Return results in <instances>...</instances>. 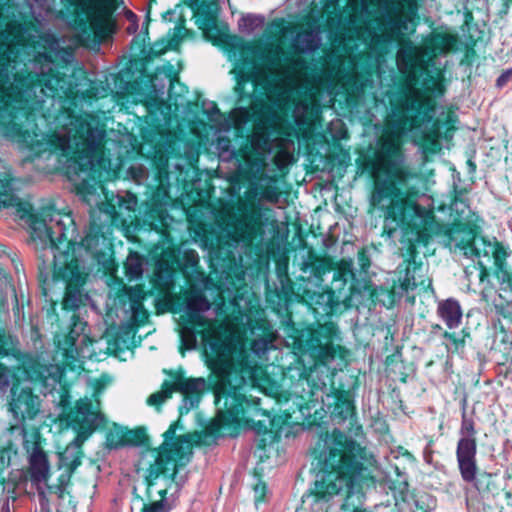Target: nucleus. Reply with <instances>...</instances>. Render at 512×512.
<instances>
[{
    "mask_svg": "<svg viewBox=\"0 0 512 512\" xmlns=\"http://www.w3.org/2000/svg\"><path fill=\"white\" fill-rule=\"evenodd\" d=\"M6 1L0 0V133L26 149L25 160L45 172L65 167L68 177L76 178L77 193L90 204L97 195L96 168L104 161L98 152L106 131L79 117L52 134L22 129L24 122L56 120L68 111L77 83L74 74L56 65L48 53H30L28 30L7 19Z\"/></svg>",
    "mask_w": 512,
    "mask_h": 512,
    "instance_id": "f257e3e1",
    "label": "nucleus"
},
{
    "mask_svg": "<svg viewBox=\"0 0 512 512\" xmlns=\"http://www.w3.org/2000/svg\"><path fill=\"white\" fill-rule=\"evenodd\" d=\"M426 48L404 40L396 53L399 72L408 78L406 85L389 87L374 81L373 73H356L348 92V101L357 112H363L371 121L378 113H387V132L380 144L388 138L399 141L407 138L415 146L425 148L442 136V126L436 115V100L444 96L445 87L437 76L427 72L417 88L413 82L418 72L427 70Z\"/></svg>",
    "mask_w": 512,
    "mask_h": 512,
    "instance_id": "f03ea898",
    "label": "nucleus"
},
{
    "mask_svg": "<svg viewBox=\"0 0 512 512\" xmlns=\"http://www.w3.org/2000/svg\"><path fill=\"white\" fill-rule=\"evenodd\" d=\"M338 333L333 322L303 330L298 339L299 346L314 364L308 371L304 365L289 367L283 380L289 394L297 400L301 413L315 407L319 400L324 402V396L329 398L334 394L336 403L332 414L335 420L343 422L354 417L355 407L344 391L333 386L335 374L347 364V350L335 343L339 339Z\"/></svg>",
    "mask_w": 512,
    "mask_h": 512,
    "instance_id": "7ed1b4c3",
    "label": "nucleus"
},
{
    "mask_svg": "<svg viewBox=\"0 0 512 512\" xmlns=\"http://www.w3.org/2000/svg\"><path fill=\"white\" fill-rule=\"evenodd\" d=\"M403 185L394 187L386 186L381 182L374 194V204L388 209L386 226L391 230H411L415 236L414 241L418 245L427 246L432 240L437 239L440 243L451 250L459 249L467 259L477 263L481 270V279L487 275L488 268L496 267L500 261V252L506 248L497 241H490L484 236L477 235L473 227L456 226L446 228L431 221L428 210L416 206H405L400 195H408L407 192L413 188L410 186L409 178L403 179Z\"/></svg>",
    "mask_w": 512,
    "mask_h": 512,
    "instance_id": "20e7f679",
    "label": "nucleus"
},
{
    "mask_svg": "<svg viewBox=\"0 0 512 512\" xmlns=\"http://www.w3.org/2000/svg\"><path fill=\"white\" fill-rule=\"evenodd\" d=\"M399 141H396L393 138L385 139L381 144H379V148L377 150V156L379 161V167L375 171L374 177V185L373 190L369 197L370 206L379 211L384 218V230L388 233L389 236H392L397 230H391L386 226V216L388 214L385 208H381L374 204V194L377 190L378 185L381 182H386V186L393 185L394 187H400L403 185V179L409 178L410 186L413 188L411 191L407 192V195H400L402 201L407 202L405 206H416L420 209H425L429 211V215L431 217V221H434L440 226H444L445 229L452 228L456 226H464L471 227L469 225L470 222V214L471 209L468 204V201L463 194L462 191H456L454 200L447 207L445 205H440L438 207L439 212H448L449 219L445 222L443 219L441 221H437L434 215V200L432 197L423 194L420 197V203L418 200L419 190L417 187V177L414 173H412L408 168L405 167V156L401 148Z\"/></svg>",
    "mask_w": 512,
    "mask_h": 512,
    "instance_id": "39448f33",
    "label": "nucleus"
},
{
    "mask_svg": "<svg viewBox=\"0 0 512 512\" xmlns=\"http://www.w3.org/2000/svg\"><path fill=\"white\" fill-rule=\"evenodd\" d=\"M321 448L315 457L317 480L315 495L324 501L345 492L354 493L363 470L365 449L351 436L335 428L318 442Z\"/></svg>",
    "mask_w": 512,
    "mask_h": 512,
    "instance_id": "423d86ee",
    "label": "nucleus"
},
{
    "mask_svg": "<svg viewBox=\"0 0 512 512\" xmlns=\"http://www.w3.org/2000/svg\"><path fill=\"white\" fill-rule=\"evenodd\" d=\"M30 229L33 239H38L42 249L52 255L53 280L65 282L66 292L62 302L63 309L76 311L89 300V295L84 292L83 284L87 276L83 259H78L69 254L71 242L64 243L66 237L65 223L58 216L47 220H30Z\"/></svg>",
    "mask_w": 512,
    "mask_h": 512,
    "instance_id": "0eeeda50",
    "label": "nucleus"
},
{
    "mask_svg": "<svg viewBox=\"0 0 512 512\" xmlns=\"http://www.w3.org/2000/svg\"><path fill=\"white\" fill-rule=\"evenodd\" d=\"M178 428L183 429L180 419L170 425L163 434V443L158 450L153 451L155 459L146 470L145 479L150 487L159 478H163L167 488L159 491L160 500L144 505L142 512H170L172 507L166 498L168 489H174V493H178L186 482V474L181 472L192 455V443L189 434L176 437Z\"/></svg>",
    "mask_w": 512,
    "mask_h": 512,
    "instance_id": "6e6552de",
    "label": "nucleus"
},
{
    "mask_svg": "<svg viewBox=\"0 0 512 512\" xmlns=\"http://www.w3.org/2000/svg\"><path fill=\"white\" fill-rule=\"evenodd\" d=\"M219 381L215 387V403L223 418L231 423L253 424L252 417L264 415L259 407L260 398L246 397L247 380L242 370L233 361H225L218 371Z\"/></svg>",
    "mask_w": 512,
    "mask_h": 512,
    "instance_id": "1a4fd4ad",
    "label": "nucleus"
},
{
    "mask_svg": "<svg viewBox=\"0 0 512 512\" xmlns=\"http://www.w3.org/2000/svg\"><path fill=\"white\" fill-rule=\"evenodd\" d=\"M259 84V71L252 66L251 71L248 73L239 71L237 77V85L235 92L238 95V107L234 108L229 118H225L215 103H211V107L206 110L207 117L210 122L217 126L219 131L227 132L233 125L235 128L240 129L248 122H257L260 128L264 125V117L268 111V107L263 99L255 95L257 86Z\"/></svg>",
    "mask_w": 512,
    "mask_h": 512,
    "instance_id": "9d476101",
    "label": "nucleus"
},
{
    "mask_svg": "<svg viewBox=\"0 0 512 512\" xmlns=\"http://www.w3.org/2000/svg\"><path fill=\"white\" fill-rule=\"evenodd\" d=\"M14 179L11 178L8 174H5L3 177H0V209L14 207L16 208V214L22 220H25L27 224L30 226V220L35 219H49L53 216H58L65 223L66 229V237L64 238V243L71 242V246L69 248V254L71 256L77 258V251L84 249L86 252H94L100 243V239L104 235V227L101 224H98L95 220H92L85 231V236L82 238L81 242L77 244V249L75 247V243L72 238L68 237L69 228L73 224V219L69 215H61L59 212L52 210L51 208L42 209L40 212H35L31 205L27 203H23L21 199L18 197L16 193V189L14 187ZM78 259H80L78 257Z\"/></svg>",
    "mask_w": 512,
    "mask_h": 512,
    "instance_id": "9b49d317",
    "label": "nucleus"
},
{
    "mask_svg": "<svg viewBox=\"0 0 512 512\" xmlns=\"http://www.w3.org/2000/svg\"><path fill=\"white\" fill-rule=\"evenodd\" d=\"M168 376L162 383L161 390L151 394L147 399V404L159 406L170 399L173 393L178 392L182 396L178 410L180 418L196 409L209 384L203 377H187L186 371L179 367L175 370H164Z\"/></svg>",
    "mask_w": 512,
    "mask_h": 512,
    "instance_id": "f8f14e48",
    "label": "nucleus"
},
{
    "mask_svg": "<svg viewBox=\"0 0 512 512\" xmlns=\"http://www.w3.org/2000/svg\"><path fill=\"white\" fill-rule=\"evenodd\" d=\"M353 272L347 269H337L334 271V281H331V288L324 290L321 285L315 288L303 290L302 298L312 309L316 317L324 318L333 314L341 313L346 310L350 304V288L346 291L345 287Z\"/></svg>",
    "mask_w": 512,
    "mask_h": 512,
    "instance_id": "ddd939ff",
    "label": "nucleus"
},
{
    "mask_svg": "<svg viewBox=\"0 0 512 512\" xmlns=\"http://www.w3.org/2000/svg\"><path fill=\"white\" fill-rule=\"evenodd\" d=\"M460 438L456 447V459L462 480L472 484L479 492L483 490L486 481L489 484L492 474L483 472L477 475V442L475 423L468 417L465 408L462 411L461 426L459 429Z\"/></svg>",
    "mask_w": 512,
    "mask_h": 512,
    "instance_id": "4468645a",
    "label": "nucleus"
},
{
    "mask_svg": "<svg viewBox=\"0 0 512 512\" xmlns=\"http://www.w3.org/2000/svg\"><path fill=\"white\" fill-rule=\"evenodd\" d=\"M13 355L19 361V368L22 367L26 373L42 385L44 394L52 393L60 385L65 372V367L59 364H41L29 355L22 354L14 347L13 338L0 329V355Z\"/></svg>",
    "mask_w": 512,
    "mask_h": 512,
    "instance_id": "2eb2a0df",
    "label": "nucleus"
},
{
    "mask_svg": "<svg viewBox=\"0 0 512 512\" xmlns=\"http://www.w3.org/2000/svg\"><path fill=\"white\" fill-rule=\"evenodd\" d=\"M79 10L69 23L79 34L89 37L91 32L96 37L104 38L114 32L111 21L112 11L100 0H74Z\"/></svg>",
    "mask_w": 512,
    "mask_h": 512,
    "instance_id": "dca6fc26",
    "label": "nucleus"
},
{
    "mask_svg": "<svg viewBox=\"0 0 512 512\" xmlns=\"http://www.w3.org/2000/svg\"><path fill=\"white\" fill-rule=\"evenodd\" d=\"M41 401L39 396L32 392L31 388H20L13 385L11 388L10 411L17 425L25 431L24 423L34 419L40 412Z\"/></svg>",
    "mask_w": 512,
    "mask_h": 512,
    "instance_id": "f3484780",
    "label": "nucleus"
},
{
    "mask_svg": "<svg viewBox=\"0 0 512 512\" xmlns=\"http://www.w3.org/2000/svg\"><path fill=\"white\" fill-rule=\"evenodd\" d=\"M151 90L156 99L163 98L167 92L169 101L178 105L177 97L181 95L184 87L180 84L178 72L170 63L156 68L155 73L150 78Z\"/></svg>",
    "mask_w": 512,
    "mask_h": 512,
    "instance_id": "a211bd4d",
    "label": "nucleus"
},
{
    "mask_svg": "<svg viewBox=\"0 0 512 512\" xmlns=\"http://www.w3.org/2000/svg\"><path fill=\"white\" fill-rule=\"evenodd\" d=\"M262 212L260 209L245 207L243 213L234 224L233 239L236 243L248 247L257 238L260 229Z\"/></svg>",
    "mask_w": 512,
    "mask_h": 512,
    "instance_id": "6ab92c4d",
    "label": "nucleus"
},
{
    "mask_svg": "<svg viewBox=\"0 0 512 512\" xmlns=\"http://www.w3.org/2000/svg\"><path fill=\"white\" fill-rule=\"evenodd\" d=\"M75 422L79 430H85L92 434L96 429L105 424V416L101 412L94 411L93 402L89 398H82L76 402Z\"/></svg>",
    "mask_w": 512,
    "mask_h": 512,
    "instance_id": "aec40b11",
    "label": "nucleus"
},
{
    "mask_svg": "<svg viewBox=\"0 0 512 512\" xmlns=\"http://www.w3.org/2000/svg\"><path fill=\"white\" fill-rule=\"evenodd\" d=\"M337 269H347L352 271L350 266L344 263L334 268L329 260L319 258L313 254H310L301 265V271L307 275L308 279H311L314 282L315 286L321 285L324 281L323 276L327 273H332V281H334V271Z\"/></svg>",
    "mask_w": 512,
    "mask_h": 512,
    "instance_id": "412c9836",
    "label": "nucleus"
},
{
    "mask_svg": "<svg viewBox=\"0 0 512 512\" xmlns=\"http://www.w3.org/2000/svg\"><path fill=\"white\" fill-rule=\"evenodd\" d=\"M322 45V30L315 24L308 30L297 32L291 39V47L296 54L310 55Z\"/></svg>",
    "mask_w": 512,
    "mask_h": 512,
    "instance_id": "4be33fe9",
    "label": "nucleus"
},
{
    "mask_svg": "<svg viewBox=\"0 0 512 512\" xmlns=\"http://www.w3.org/2000/svg\"><path fill=\"white\" fill-rule=\"evenodd\" d=\"M235 176L238 180L248 181L251 185L256 184L264 170V160L258 156L244 153L241 160L235 161Z\"/></svg>",
    "mask_w": 512,
    "mask_h": 512,
    "instance_id": "5701e85b",
    "label": "nucleus"
},
{
    "mask_svg": "<svg viewBox=\"0 0 512 512\" xmlns=\"http://www.w3.org/2000/svg\"><path fill=\"white\" fill-rule=\"evenodd\" d=\"M211 303L202 291H193L187 298L185 305V314L190 324L204 327L206 321L203 314L209 311Z\"/></svg>",
    "mask_w": 512,
    "mask_h": 512,
    "instance_id": "b1692460",
    "label": "nucleus"
},
{
    "mask_svg": "<svg viewBox=\"0 0 512 512\" xmlns=\"http://www.w3.org/2000/svg\"><path fill=\"white\" fill-rule=\"evenodd\" d=\"M29 474L31 483L38 486L47 482L50 476V464L46 453L36 447L29 458Z\"/></svg>",
    "mask_w": 512,
    "mask_h": 512,
    "instance_id": "393cba45",
    "label": "nucleus"
},
{
    "mask_svg": "<svg viewBox=\"0 0 512 512\" xmlns=\"http://www.w3.org/2000/svg\"><path fill=\"white\" fill-rule=\"evenodd\" d=\"M437 315L449 329L458 328L462 322V308L455 298H448L438 303Z\"/></svg>",
    "mask_w": 512,
    "mask_h": 512,
    "instance_id": "a878e982",
    "label": "nucleus"
},
{
    "mask_svg": "<svg viewBox=\"0 0 512 512\" xmlns=\"http://www.w3.org/2000/svg\"><path fill=\"white\" fill-rule=\"evenodd\" d=\"M415 249L416 244L410 243L409 250L410 255L407 263L404 265V276L399 278V290L397 293L403 295L410 290H414L419 283L416 280L417 271L422 270V264L417 263L415 260Z\"/></svg>",
    "mask_w": 512,
    "mask_h": 512,
    "instance_id": "bb28decb",
    "label": "nucleus"
},
{
    "mask_svg": "<svg viewBox=\"0 0 512 512\" xmlns=\"http://www.w3.org/2000/svg\"><path fill=\"white\" fill-rule=\"evenodd\" d=\"M199 255L193 249H187L183 252L182 255V270L183 273L190 278L191 280L203 285L207 286L210 282V279L205 275L203 271L200 270L199 266Z\"/></svg>",
    "mask_w": 512,
    "mask_h": 512,
    "instance_id": "cd10ccee",
    "label": "nucleus"
},
{
    "mask_svg": "<svg viewBox=\"0 0 512 512\" xmlns=\"http://www.w3.org/2000/svg\"><path fill=\"white\" fill-rule=\"evenodd\" d=\"M500 255V261L495 267L500 281L499 290L506 293V298L512 299V252L505 249Z\"/></svg>",
    "mask_w": 512,
    "mask_h": 512,
    "instance_id": "c85d7f7f",
    "label": "nucleus"
},
{
    "mask_svg": "<svg viewBox=\"0 0 512 512\" xmlns=\"http://www.w3.org/2000/svg\"><path fill=\"white\" fill-rule=\"evenodd\" d=\"M279 285L276 286L275 299L272 302L276 303L279 307L288 308L289 302L294 294L292 282L287 275H278Z\"/></svg>",
    "mask_w": 512,
    "mask_h": 512,
    "instance_id": "c756f323",
    "label": "nucleus"
},
{
    "mask_svg": "<svg viewBox=\"0 0 512 512\" xmlns=\"http://www.w3.org/2000/svg\"><path fill=\"white\" fill-rule=\"evenodd\" d=\"M146 259L140 253L131 251L125 262V273L129 280H139L144 272Z\"/></svg>",
    "mask_w": 512,
    "mask_h": 512,
    "instance_id": "7c9ffc66",
    "label": "nucleus"
},
{
    "mask_svg": "<svg viewBox=\"0 0 512 512\" xmlns=\"http://www.w3.org/2000/svg\"><path fill=\"white\" fill-rule=\"evenodd\" d=\"M58 457L60 469L64 468L69 469L71 472H75L82 464L84 452L76 450L73 447L66 446V448L58 454Z\"/></svg>",
    "mask_w": 512,
    "mask_h": 512,
    "instance_id": "2f4dec72",
    "label": "nucleus"
},
{
    "mask_svg": "<svg viewBox=\"0 0 512 512\" xmlns=\"http://www.w3.org/2000/svg\"><path fill=\"white\" fill-rule=\"evenodd\" d=\"M106 202H101L100 210L108 214L113 219L120 217L121 210H119V204H121L122 191L111 194L104 192Z\"/></svg>",
    "mask_w": 512,
    "mask_h": 512,
    "instance_id": "473e14b6",
    "label": "nucleus"
},
{
    "mask_svg": "<svg viewBox=\"0 0 512 512\" xmlns=\"http://www.w3.org/2000/svg\"><path fill=\"white\" fill-rule=\"evenodd\" d=\"M311 112V104L307 100L297 102L293 109V119L299 128L310 124L309 114Z\"/></svg>",
    "mask_w": 512,
    "mask_h": 512,
    "instance_id": "72a5a7b5",
    "label": "nucleus"
},
{
    "mask_svg": "<svg viewBox=\"0 0 512 512\" xmlns=\"http://www.w3.org/2000/svg\"><path fill=\"white\" fill-rule=\"evenodd\" d=\"M219 160L222 162L236 161V151L228 137H218L216 142Z\"/></svg>",
    "mask_w": 512,
    "mask_h": 512,
    "instance_id": "f704fd0d",
    "label": "nucleus"
},
{
    "mask_svg": "<svg viewBox=\"0 0 512 512\" xmlns=\"http://www.w3.org/2000/svg\"><path fill=\"white\" fill-rule=\"evenodd\" d=\"M505 292L498 290V300L494 301L496 313L512 323V299L506 298Z\"/></svg>",
    "mask_w": 512,
    "mask_h": 512,
    "instance_id": "c9c22d12",
    "label": "nucleus"
},
{
    "mask_svg": "<svg viewBox=\"0 0 512 512\" xmlns=\"http://www.w3.org/2000/svg\"><path fill=\"white\" fill-rule=\"evenodd\" d=\"M251 146L253 150L258 154H265L271 149V138L267 132L256 131L253 133L251 138Z\"/></svg>",
    "mask_w": 512,
    "mask_h": 512,
    "instance_id": "e433bc0d",
    "label": "nucleus"
},
{
    "mask_svg": "<svg viewBox=\"0 0 512 512\" xmlns=\"http://www.w3.org/2000/svg\"><path fill=\"white\" fill-rule=\"evenodd\" d=\"M71 321L72 324L67 335V342H69L71 347L77 350V341L79 340V337L84 333L87 323L76 315L72 316Z\"/></svg>",
    "mask_w": 512,
    "mask_h": 512,
    "instance_id": "4c0bfd02",
    "label": "nucleus"
},
{
    "mask_svg": "<svg viewBox=\"0 0 512 512\" xmlns=\"http://www.w3.org/2000/svg\"><path fill=\"white\" fill-rule=\"evenodd\" d=\"M147 440V435L144 428L134 430H124V447H137L141 446Z\"/></svg>",
    "mask_w": 512,
    "mask_h": 512,
    "instance_id": "58836bf2",
    "label": "nucleus"
},
{
    "mask_svg": "<svg viewBox=\"0 0 512 512\" xmlns=\"http://www.w3.org/2000/svg\"><path fill=\"white\" fill-rule=\"evenodd\" d=\"M264 20L262 15L247 14L239 19V29L251 33L256 28L261 27L264 24Z\"/></svg>",
    "mask_w": 512,
    "mask_h": 512,
    "instance_id": "ea45409f",
    "label": "nucleus"
},
{
    "mask_svg": "<svg viewBox=\"0 0 512 512\" xmlns=\"http://www.w3.org/2000/svg\"><path fill=\"white\" fill-rule=\"evenodd\" d=\"M370 1H371L370 5H374V4L377 5L378 10L383 18L393 14L395 11V6H394L395 0H370ZM351 9L353 10V12L358 13L362 16H369L372 13L371 6H369V13H367V14H362L359 10L355 11L352 7H351Z\"/></svg>",
    "mask_w": 512,
    "mask_h": 512,
    "instance_id": "a19ab883",
    "label": "nucleus"
},
{
    "mask_svg": "<svg viewBox=\"0 0 512 512\" xmlns=\"http://www.w3.org/2000/svg\"><path fill=\"white\" fill-rule=\"evenodd\" d=\"M456 41L455 36L450 34L437 33L433 37L434 45L439 49L440 53H448L454 46Z\"/></svg>",
    "mask_w": 512,
    "mask_h": 512,
    "instance_id": "79ce46f5",
    "label": "nucleus"
},
{
    "mask_svg": "<svg viewBox=\"0 0 512 512\" xmlns=\"http://www.w3.org/2000/svg\"><path fill=\"white\" fill-rule=\"evenodd\" d=\"M204 31L207 36L215 39H222V37L225 36V33L222 31V28L219 27L213 16L205 19Z\"/></svg>",
    "mask_w": 512,
    "mask_h": 512,
    "instance_id": "37998d69",
    "label": "nucleus"
},
{
    "mask_svg": "<svg viewBox=\"0 0 512 512\" xmlns=\"http://www.w3.org/2000/svg\"><path fill=\"white\" fill-rule=\"evenodd\" d=\"M272 345V341L269 338L261 337L254 339L251 343V351L256 356H262L266 354Z\"/></svg>",
    "mask_w": 512,
    "mask_h": 512,
    "instance_id": "c03bdc74",
    "label": "nucleus"
},
{
    "mask_svg": "<svg viewBox=\"0 0 512 512\" xmlns=\"http://www.w3.org/2000/svg\"><path fill=\"white\" fill-rule=\"evenodd\" d=\"M385 24L394 36L401 35V24H407L408 20L402 17H394L393 14L384 17Z\"/></svg>",
    "mask_w": 512,
    "mask_h": 512,
    "instance_id": "a18cd8bd",
    "label": "nucleus"
},
{
    "mask_svg": "<svg viewBox=\"0 0 512 512\" xmlns=\"http://www.w3.org/2000/svg\"><path fill=\"white\" fill-rule=\"evenodd\" d=\"M236 246L234 244L225 243V246H219L216 251H214L215 258L217 260L229 261L232 262L234 260V250Z\"/></svg>",
    "mask_w": 512,
    "mask_h": 512,
    "instance_id": "49530a36",
    "label": "nucleus"
},
{
    "mask_svg": "<svg viewBox=\"0 0 512 512\" xmlns=\"http://www.w3.org/2000/svg\"><path fill=\"white\" fill-rule=\"evenodd\" d=\"M107 442L111 448L124 447V429L116 428L109 432L107 436Z\"/></svg>",
    "mask_w": 512,
    "mask_h": 512,
    "instance_id": "de8ad7c7",
    "label": "nucleus"
},
{
    "mask_svg": "<svg viewBox=\"0 0 512 512\" xmlns=\"http://www.w3.org/2000/svg\"><path fill=\"white\" fill-rule=\"evenodd\" d=\"M137 205V197L128 191H122L121 204H119V210L121 211H133Z\"/></svg>",
    "mask_w": 512,
    "mask_h": 512,
    "instance_id": "09e8293b",
    "label": "nucleus"
},
{
    "mask_svg": "<svg viewBox=\"0 0 512 512\" xmlns=\"http://www.w3.org/2000/svg\"><path fill=\"white\" fill-rule=\"evenodd\" d=\"M260 199L265 200L269 203L276 204L279 202L280 194L276 186L271 185L266 187L260 193Z\"/></svg>",
    "mask_w": 512,
    "mask_h": 512,
    "instance_id": "8fccbe9b",
    "label": "nucleus"
},
{
    "mask_svg": "<svg viewBox=\"0 0 512 512\" xmlns=\"http://www.w3.org/2000/svg\"><path fill=\"white\" fill-rule=\"evenodd\" d=\"M131 312H132V320L138 324V325H142V324H145L146 321L148 320V317H149V314L147 312V310L144 308V305H140L139 307H131L130 308Z\"/></svg>",
    "mask_w": 512,
    "mask_h": 512,
    "instance_id": "3c124183",
    "label": "nucleus"
},
{
    "mask_svg": "<svg viewBox=\"0 0 512 512\" xmlns=\"http://www.w3.org/2000/svg\"><path fill=\"white\" fill-rule=\"evenodd\" d=\"M129 302H130V308L131 307H139L142 305V301L145 298V294L142 289L140 288H131L128 292Z\"/></svg>",
    "mask_w": 512,
    "mask_h": 512,
    "instance_id": "603ef678",
    "label": "nucleus"
},
{
    "mask_svg": "<svg viewBox=\"0 0 512 512\" xmlns=\"http://www.w3.org/2000/svg\"><path fill=\"white\" fill-rule=\"evenodd\" d=\"M268 492V488L266 484L258 480V482L254 486V498H255V505L258 506V504L265 500L266 494Z\"/></svg>",
    "mask_w": 512,
    "mask_h": 512,
    "instance_id": "864d4df0",
    "label": "nucleus"
},
{
    "mask_svg": "<svg viewBox=\"0 0 512 512\" xmlns=\"http://www.w3.org/2000/svg\"><path fill=\"white\" fill-rule=\"evenodd\" d=\"M127 173L133 180L140 183L145 178L147 171L142 165H132L128 168Z\"/></svg>",
    "mask_w": 512,
    "mask_h": 512,
    "instance_id": "5fc2aeb1",
    "label": "nucleus"
},
{
    "mask_svg": "<svg viewBox=\"0 0 512 512\" xmlns=\"http://www.w3.org/2000/svg\"><path fill=\"white\" fill-rule=\"evenodd\" d=\"M181 339H182L183 344L188 349L194 348L195 343H196V335L193 330L185 327L181 334Z\"/></svg>",
    "mask_w": 512,
    "mask_h": 512,
    "instance_id": "6e6d98bb",
    "label": "nucleus"
},
{
    "mask_svg": "<svg viewBox=\"0 0 512 512\" xmlns=\"http://www.w3.org/2000/svg\"><path fill=\"white\" fill-rule=\"evenodd\" d=\"M90 435L91 434H88V432H85V430H79L77 436L67 446L73 447L79 451H83L82 446Z\"/></svg>",
    "mask_w": 512,
    "mask_h": 512,
    "instance_id": "4d7b16f0",
    "label": "nucleus"
},
{
    "mask_svg": "<svg viewBox=\"0 0 512 512\" xmlns=\"http://www.w3.org/2000/svg\"><path fill=\"white\" fill-rule=\"evenodd\" d=\"M10 465V456L8 452L0 451V485L5 481L4 473Z\"/></svg>",
    "mask_w": 512,
    "mask_h": 512,
    "instance_id": "13d9d810",
    "label": "nucleus"
},
{
    "mask_svg": "<svg viewBox=\"0 0 512 512\" xmlns=\"http://www.w3.org/2000/svg\"><path fill=\"white\" fill-rule=\"evenodd\" d=\"M509 82H512V67L502 71V73L496 79V87L502 89Z\"/></svg>",
    "mask_w": 512,
    "mask_h": 512,
    "instance_id": "bf43d9fd",
    "label": "nucleus"
},
{
    "mask_svg": "<svg viewBox=\"0 0 512 512\" xmlns=\"http://www.w3.org/2000/svg\"><path fill=\"white\" fill-rule=\"evenodd\" d=\"M54 54L65 64L71 63L74 60L73 51L67 47L60 46V48Z\"/></svg>",
    "mask_w": 512,
    "mask_h": 512,
    "instance_id": "052dcab7",
    "label": "nucleus"
},
{
    "mask_svg": "<svg viewBox=\"0 0 512 512\" xmlns=\"http://www.w3.org/2000/svg\"><path fill=\"white\" fill-rule=\"evenodd\" d=\"M45 46L53 53H55L61 46L60 40L54 34H46L44 36Z\"/></svg>",
    "mask_w": 512,
    "mask_h": 512,
    "instance_id": "680f3d73",
    "label": "nucleus"
},
{
    "mask_svg": "<svg viewBox=\"0 0 512 512\" xmlns=\"http://www.w3.org/2000/svg\"><path fill=\"white\" fill-rule=\"evenodd\" d=\"M370 0H349V5L355 11L359 10L362 14L369 13Z\"/></svg>",
    "mask_w": 512,
    "mask_h": 512,
    "instance_id": "e2e57ef3",
    "label": "nucleus"
},
{
    "mask_svg": "<svg viewBox=\"0 0 512 512\" xmlns=\"http://www.w3.org/2000/svg\"><path fill=\"white\" fill-rule=\"evenodd\" d=\"M10 383L9 371L0 365V394H4Z\"/></svg>",
    "mask_w": 512,
    "mask_h": 512,
    "instance_id": "0e129e2a",
    "label": "nucleus"
},
{
    "mask_svg": "<svg viewBox=\"0 0 512 512\" xmlns=\"http://www.w3.org/2000/svg\"><path fill=\"white\" fill-rule=\"evenodd\" d=\"M74 472H71L69 469H65L58 478V484L60 487H68L70 484V480Z\"/></svg>",
    "mask_w": 512,
    "mask_h": 512,
    "instance_id": "69168bd1",
    "label": "nucleus"
},
{
    "mask_svg": "<svg viewBox=\"0 0 512 512\" xmlns=\"http://www.w3.org/2000/svg\"><path fill=\"white\" fill-rule=\"evenodd\" d=\"M158 174L160 178L161 184H163L164 180L168 182L169 176L167 172V159H165L158 167Z\"/></svg>",
    "mask_w": 512,
    "mask_h": 512,
    "instance_id": "338daca9",
    "label": "nucleus"
},
{
    "mask_svg": "<svg viewBox=\"0 0 512 512\" xmlns=\"http://www.w3.org/2000/svg\"><path fill=\"white\" fill-rule=\"evenodd\" d=\"M443 337L447 339L452 345H454L456 349H458L459 345L463 344V340H460L454 333L445 331L443 333Z\"/></svg>",
    "mask_w": 512,
    "mask_h": 512,
    "instance_id": "774afa93",
    "label": "nucleus"
}]
</instances>
